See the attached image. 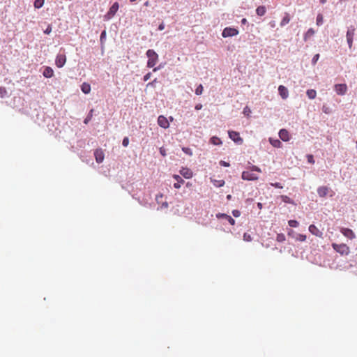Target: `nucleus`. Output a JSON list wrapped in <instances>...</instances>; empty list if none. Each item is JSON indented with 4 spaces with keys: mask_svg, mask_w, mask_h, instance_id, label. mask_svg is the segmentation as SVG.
Segmentation results:
<instances>
[{
    "mask_svg": "<svg viewBox=\"0 0 357 357\" xmlns=\"http://www.w3.org/2000/svg\"><path fill=\"white\" fill-rule=\"evenodd\" d=\"M254 172H257L258 173H261V170L259 167L255 165H252L250 167V169L247 171H243L242 172L241 178L243 180L246 181H256L259 178V176Z\"/></svg>",
    "mask_w": 357,
    "mask_h": 357,
    "instance_id": "nucleus-1",
    "label": "nucleus"
},
{
    "mask_svg": "<svg viewBox=\"0 0 357 357\" xmlns=\"http://www.w3.org/2000/svg\"><path fill=\"white\" fill-rule=\"evenodd\" d=\"M148 57L147 67L153 68L158 61V54L153 50H148L146 53Z\"/></svg>",
    "mask_w": 357,
    "mask_h": 357,
    "instance_id": "nucleus-2",
    "label": "nucleus"
},
{
    "mask_svg": "<svg viewBox=\"0 0 357 357\" xmlns=\"http://www.w3.org/2000/svg\"><path fill=\"white\" fill-rule=\"evenodd\" d=\"M333 248L341 255H348L350 253V248L344 243H332Z\"/></svg>",
    "mask_w": 357,
    "mask_h": 357,
    "instance_id": "nucleus-3",
    "label": "nucleus"
},
{
    "mask_svg": "<svg viewBox=\"0 0 357 357\" xmlns=\"http://www.w3.org/2000/svg\"><path fill=\"white\" fill-rule=\"evenodd\" d=\"M119 8V4L118 2H115L113 3V5L110 7L109 11L105 15L104 19L105 20H109L112 19L116 12L118 11Z\"/></svg>",
    "mask_w": 357,
    "mask_h": 357,
    "instance_id": "nucleus-4",
    "label": "nucleus"
},
{
    "mask_svg": "<svg viewBox=\"0 0 357 357\" xmlns=\"http://www.w3.org/2000/svg\"><path fill=\"white\" fill-rule=\"evenodd\" d=\"M238 34V29L232 27H226L224 29L222 36L224 38L231 37Z\"/></svg>",
    "mask_w": 357,
    "mask_h": 357,
    "instance_id": "nucleus-5",
    "label": "nucleus"
},
{
    "mask_svg": "<svg viewBox=\"0 0 357 357\" xmlns=\"http://www.w3.org/2000/svg\"><path fill=\"white\" fill-rule=\"evenodd\" d=\"M330 192H331V197H332L333 192L328 187L321 186L317 189V193L320 197H325Z\"/></svg>",
    "mask_w": 357,
    "mask_h": 357,
    "instance_id": "nucleus-6",
    "label": "nucleus"
},
{
    "mask_svg": "<svg viewBox=\"0 0 357 357\" xmlns=\"http://www.w3.org/2000/svg\"><path fill=\"white\" fill-rule=\"evenodd\" d=\"M354 33H355V28L353 26L350 27L347 32V43H348V45H349V48L352 47L353 38L354 36Z\"/></svg>",
    "mask_w": 357,
    "mask_h": 357,
    "instance_id": "nucleus-7",
    "label": "nucleus"
},
{
    "mask_svg": "<svg viewBox=\"0 0 357 357\" xmlns=\"http://www.w3.org/2000/svg\"><path fill=\"white\" fill-rule=\"evenodd\" d=\"M229 137L236 143L241 144L243 142V139L240 137L238 132L229 131L228 132Z\"/></svg>",
    "mask_w": 357,
    "mask_h": 357,
    "instance_id": "nucleus-8",
    "label": "nucleus"
},
{
    "mask_svg": "<svg viewBox=\"0 0 357 357\" xmlns=\"http://www.w3.org/2000/svg\"><path fill=\"white\" fill-rule=\"evenodd\" d=\"M66 62V57L65 54H59L56 56L55 59V64L58 68H62Z\"/></svg>",
    "mask_w": 357,
    "mask_h": 357,
    "instance_id": "nucleus-9",
    "label": "nucleus"
},
{
    "mask_svg": "<svg viewBox=\"0 0 357 357\" xmlns=\"http://www.w3.org/2000/svg\"><path fill=\"white\" fill-rule=\"evenodd\" d=\"M158 124L162 128L167 129L169 126L168 119L163 115H160L158 118Z\"/></svg>",
    "mask_w": 357,
    "mask_h": 357,
    "instance_id": "nucleus-10",
    "label": "nucleus"
},
{
    "mask_svg": "<svg viewBox=\"0 0 357 357\" xmlns=\"http://www.w3.org/2000/svg\"><path fill=\"white\" fill-rule=\"evenodd\" d=\"M340 231L345 237L351 240L356 238L354 232L351 229L342 227Z\"/></svg>",
    "mask_w": 357,
    "mask_h": 357,
    "instance_id": "nucleus-11",
    "label": "nucleus"
},
{
    "mask_svg": "<svg viewBox=\"0 0 357 357\" xmlns=\"http://www.w3.org/2000/svg\"><path fill=\"white\" fill-rule=\"evenodd\" d=\"M347 90V86L345 84H338L335 85V91L338 95H344Z\"/></svg>",
    "mask_w": 357,
    "mask_h": 357,
    "instance_id": "nucleus-12",
    "label": "nucleus"
},
{
    "mask_svg": "<svg viewBox=\"0 0 357 357\" xmlns=\"http://www.w3.org/2000/svg\"><path fill=\"white\" fill-rule=\"evenodd\" d=\"M278 93L283 100H286L289 96L288 89L283 85L278 86Z\"/></svg>",
    "mask_w": 357,
    "mask_h": 357,
    "instance_id": "nucleus-13",
    "label": "nucleus"
},
{
    "mask_svg": "<svg viewBox=\"0 0 357 357\" xmlns=\"http://www.w3.org/2000/svg\"><path fill=\"white\" fill-rule=\"evenodd\" d=\"M94 156L98 163H101L104 160L105 155L101 149H96L94 152Z\"/></svg>",
    "mask_w": 357,
    "mask_h": 357,
    "instance_id": "nucleus-14",
    "label": "nucleus"
},
{
    "mask_svg": "<svg viewBox=\"0 0 357 357\" xmlns=\"http://www.w3.org/2000/svg\"><path fill=\"white\" fill-rule=\"evenodd\" d=\"M309 231L310 232L318 237H322V232L314 225H310L309 226Z\"/></svg>",
    "mask_w": 357,
    "mask_h": 357,
    "instance_id": "nucleus-15",
    "label": "nucleus"
},
{
    "mask_svg": "<svg viewBox=\"0 0 357 357\" xmlns=\"http://www.w3.org/2000/svg\"><path fill=\"white\" fill-rule=\"evenodd\" d=\"M280 138L284 142H288L290 139L289 133L286 129H281L279 132Z\"/></svg>",
    "mask_w": 357,
    "mask_h": 357,
    "instance_id": "nucleus-16",
    "label": "nucleus"
},
{
    "mask_svg": "<svg viewBox=\"0 0 357 357\" xmlns=\"http://www.w3.org/2000/svg\"><path fill=\"white\" fill-rule=\"evenodd\" d=\"M217 218H225L226 219L229 223L230 225H235V220L234 218H232L230 215H228L225 213H218L217 214Z\"/></svg>",
    "mask_w": 357,
    "mask_h": 357,
    "instance_id": "nucleus-17",
    "label": "nucleus"
},
{
    "mask_svg": "<svg viewBox=\"0 0 357 357\" xmlns=\"http://www.w3.org/2000/svg\"><path fill=\"white\" fill-rule=\"evenodd\" d=\"M180 174L185 178H190L192 177V172L188 168H182Z\"/></svg>",
    "mask_w": 357,
    "mask_h": 357,
    "instance_id": "nucleus-18",
    "label": "nucleus"
},
{
    "mask_svg": "<svg viewBox=\"0 0 357 357\" xmlns=\"http://www.w3.org/2000/svg\"><path fill=\"white\" fill-rule=\"evenodd\" d=\"M43 75L46 78H50L54 76V70L51 67L47 66L43 70Z\"/></svg>",
    "mask_w": 357,
    "mask_h": 357,
    "instance_id": "nucleus-19",
    "label": "nucleus"
},
{
    "mask_svg": "<svg viewBox=\"0 0 357 357\" xmlns=\"http://www.w3.org/2000/svg\"><path fill=\"white\" fill-rule=\"evenodd\" d=\"M290 20H291V18H290L289 14L288 13H285L282 20L280 22V26H285L290 22Z\"/></svg>",
    "mask_w": 357,
    "mask_h": 357,
    "instance_id": "nucleus-20",
    "label": "nucleus"
},
{
    "mask_svg": "<svg viewBox=\"0 0 357 357\" xmlns=\"http://www.w3.org/2000/svg\"><path fill=\"white\" fill-rule=\"evenodd\" d=\"M81 89H82V91L85 93V94H88L90 93L91 91V86L89 84L86 83V82H84L82 85H81Z\"/></svg>",
    "mask_w": 357,
    "mask_h": 357,
    "instance_id": "nucleus-21",
    "label": "nucleus"
},
{
    "mask_svg": "<svg viewBox=\"0 0 357 357\" xmlns=\"http://www.w3.org/2000/svg\"><path fill=\"white\" fill-rule=\"evenodd\" d=\"M269 142L275 148H280L282 146L281 142L278 139L269 138Z\"/></svg>",
    "mask_w": 357,
    "mask_h": 357,
    "instance_id": "nucleus-22",
    "label": "nucleus"
},
{
    "mask_svg": "<svg viewBox=\"0 0 357 357\" xmlns=\"http://www.w3.org/2000/svg\"><path fill=\"white\" fill-rule=\"evenodd\" d=\"M211 181L213 183L214 186L217 188L222 187L225 185V181L224 180H216L211 178Z\"/></svg>",
    "mask_w": 357,
    "mask_h": 357,
    "instance_id": "nucleus-23",
    "label": "nucleus"
},
{
    "mask_svg": "<svg viewBox=\"0 0 357 357\" xmlns=\"http://www.w3.org/2000/svg\"><path fill=\"white\" fill-rule=\"evenodd\" d=\"M314 33L315 32L313 29H309L304 36V40H307L309 38L314 36Z\"/></svg>",
    "mask_w": 357,
    "mask_h": 357,
    "instance_id": "nucleus-24",
    "label": "nucleus"
},
{
    "mask_svg": "<svg viewBox=\"0 0 357 357\" xmlns=\"http://www.w3.org/2000/svg\"><path fill=\"white\" fill-rule=\"evenodd\" d=\"M306 94L310 99H314L317 96V92L314 89H308Z\"/></svg>",
    "mask_w": 357,
    "mask_h": 357,
    "instance_id": "nucleus-25",
    "label": "nucleus"
},
{
    "mask_svg": "<svg viewBox=\"0 0 357 357\" xmlns=\"http://www.w3.org/2000/svg\"><path fill=\"white\" fill-rule=\"evenodd\" d=\"M256 13L259 16H263L265 15L266 13V8L264 6H259L257 7V8L256 9Z\"/></svg>",
    "mask_w": 357,
    "mask_h": 357,
    "instance_id": "nucleus-26",
    "label": "nucleus"
},
{
    "mask_svg": "<svg viewBox=\"0 0 357 357\" xmlns=\"http://www.w3.org/2000/svg\"><path fill=\"white\" fill-rule=\"evenodd\" d=\"M210 141H211V143L214 144V145H220V144H222L221 139L219 137H215V136L212 137L211 138Z\"/></svg>",
    "mask_w": 357,
    "mask_h": 357,
    "instance_id": "nucleus-27",
    "label": "nucleus"
},
{
    "mask_svg": "<svg viewBox=\"0 0 357 357\" xmlns=\"http://www.w3.org/2000/svg\"><path fill=\"white\" fill-rule=\"evenodd\" d=\"M280 199L284 203L293 204L292 199L287 195H281Z\"/></svg>",
    "mask_w": 357,
    "mask_h": 357,
    "instance_id": "nucleus-28",
    "label": "nucleus"
},
{
    "mask_svg": "<svg viewBox=\"0 0 357 357\" xmlns=\"http://www.w3.org/2000/svg\"><path fill=\"white\" fill-rule=\"evenodd\" d=\"M44 2H45V0H35L34 7L36 8H40L43 6Z\"/></svg>",
    "mask_w": 357,
    "mask_h": 357,
    "instance_id": "nucleus-29",
    "label": "nucleus"
},
{
    "mask_svg": "<svg viewBox=\"0 0 357 357\" xmlns=\"http://www.w3.org/2000/svg\"><path fill=\"white\" fill-rule=\"evenodd\" d=\"M324 17L322 14H318L317 17L316 23L317 26H321L323 24Z\"/></svg>",
    "mask_w": 357,
    "mask_h": 357,
    "instance_id": "nucleus-30",
    "label": "nucleus"
},
{
    "mask_svg": "<svg viewBox=\"0 0 357 357\" xmlns=\"http://www.w3.org/2000/svg\"><path fill=\"white\" fill-rule=\"evenodd\" d=\"M93 109H91L89 114L87 115L86 118L84 119V123L85 124H87L89 123V121H90L91 120V118L93 116Z\"/></svg>",
    "mask_w": 357,
    "mask_h": 357,
    "instance_id": "nucleus-31",
    "label": "nucleus"
},
{
    "mask_svg": "<svg viewBox=\"0 0 357 357\" xmlns=\"http://www.w3.org/2000/svg\"><path fill=\"white\" fill-rule=\"evenodd\" d=\"M285 239V236L283 234H278L276 236V241L278 242H284Z\"/></svg>",
    "mask_w": 357,
    "mask_h": 357,
    "instance_id": "nucleus-32",
    "label": "nucleus"
},
{
    "mask_svg": "<svg viewBox=\"0 0 357 357\" xmlns=\"http://www.w3.org/2000/svg\"><path fill=\"white\" fill-rule=\"evenodd\" d=\"M288 224L291 227H297L298 226V222L295 220H291L288 222Z\"/></svg>",
    "mask_w": 357,
    "mask_h": 357,
    "instance_id": "nucleus-33",
    "label": "nucleus"
},
{
    "mask_svg": "<svg viewBox=\"0 0 357 357\" xmlns=\"http://www.w3.org/2000/svg\"><path fill=\"white\" fill-rule=\"evenodd\" d=\"M203 90H204L203 86L202 84H199L195 89V93L197 95H201L203 92Z\"/></svg>",
    "mask_w": 357,
    "mask_h": 357,
    "instance_id": "nucleus-34",
    "label": "nucleus"
},
{
    "mask_svg": "<svg viewBox=\"0 0 357 357\" xmlns=\"http://www.w3.org/2000/svg\"><path fill=\"white\" fill-rule=\"evenodd\" d=\"M243 113L244 115H245L247 116H249L250 113H251V110H250V107L248 106H245L243 108Z\"/></svg>",
    "mask_w": 357,
    "mask_h": 357,
    "instance_id": "nucleus-35",
    "label": "nucleus"
},
{
    "mask_svg": "<svg viewBox=\"0 0 357 357\" xmlns=\"http://www.w3.org/2000/svg\"><path fill=\"white\" fill-rule=\"evenodd\" d=\"M7 95V90L4 87H0V97L4 98Z\"/></svg>",
    "mask_w": 357,
    "mask_h": 357,
    "instance_id": "nucleus-36",
    "label": "nucleus"
},
{
    "mask_svg": "<svg viewBox=\"0 0 357 357\" xmlns=\"http://www.w3.org/2000/svg\"><path fill=\"white\" fill-rule=\"evenodd\" d=\"M182 151H183L185 153H186V154H188V155H192V151H191V149H190V148H188V147H183V148H182Z\"/></svg>",
    "mask_w": 357,
    "mask_h": 357,
    "instance_id": "nucleus-37",
    "label": "nucleus"
},
{
    "mask_svg": "<svg viewBox=\"0 0 357 357\" xmlns=\"http://www.w3.org/2000/svg\"><path fill=\"white\" fill-rule=\"evenodd\" d=\"M307 162L310 164H314L315 161L314 160V157L311 154H308L307 155Z\"/></svg>",
    "mask_w": 357,
    "mask_h": 357,
    "instance_id": "nucleus-38",
    "label": "nucleus"
},
{
    "mask_svg": "<svg viewBox=\"0 0 357 357\" xmlns=\"http://www.w3.org/2000/svg\"><path fill=\"white\" fill-rule=\"evenodd\" d=\"M243 240L245 241H252V237H251L250 234H249L248 233H244V234H243Z\"/></svg>",
    "mask_w": 357,
    "mask_h": 357,
    "instance_id": "nucleus-39",
    "label": "nucleus"
},
{
    "mask_svg": "<svg viewBox=\"0 0 357 357\" xmlns=\"http://www.w3.org/2000/svg\"><path fill=\"white\" fill-rule=\"evenodd\" d=\"M319 54H315L312 59V65H315L316 63L317 62V61L319 60Z\"/></svg>",
    "mask_w": 357,
    "mask_h": 357,
    "instance_id": "nucleus-40",
    "label": "nucleus"
},
{
    "mask_svg": "<svg viewBox=\"0 0 357 357\" xmlns=\"http://www.w3.org/2000/svg\"><path fill=\"white\" fill-rule=\"evenodd\" d=\"M129 144V139L128 137H125L123 139V142H122V145L124 146V147H126L128 146Z\"/></svg>",
    "mask_w": 357,
    "mask_h": 357,
    "instance_id": "nucleus-41",
    "label": "nucleus"
},
{
    "mask_svg": "<svg viewBox=\"0 0 357 357\" xmlns=\"http://www.w3.org/2000/svg\"><path fill=\"white\" fill-rule=\"evenodd\" d=\"M296 239L299 241H305L306 240V236L304 234H298Z\"/></svg>",
    "mask_w": 357,
    "mask_h": 357,
    "instance_id": "nucleus-42",
    "label": "nucleus"
},
{
    "mask_svg": "<svg viewBox=\"0 0 357 357\" xmlns=\"http://www.w3.org/2000/svg\"><path fill=\"white\" fill-rule=\"evenodd\" d=\"M232 214L234 217L238 218L241 215V212L238 210H233Z\"/></svg>",
    "mask_w": 357,
    "mask_h": 357,
    "instance_id": "nucleus-43",
    "label": "nucleus"
},
{
    "mask_svg": "<svg viewBox=\"0 0 357 357\" xmlns=\"http://www.w3.org/2000/svg\"><path fill=\"white\" fill-rule=\"evenodd\" d=\"M271 185L275 188H282L283 186L282 185V184L280 183H271Z\"/></svg>",
    "mask_w": 357,
    "mask_h": 357,
    "instance_id": "nucleus-44",
    "label": "nucleus"
},
{
    "mask_svg": "<svg viewBox=\"0 0 357 357\" xmlns=\"http://www.w3.org/2000/svg\"><path fill=\"white\" fill-rule=\"evenodd\" d=\"M105 37H106V31H103L102 33H101V35H100V41L101 43L103 42V40L105 39Z\"/></svg>",
    "mask_w": 357,
    "mask_h": 357,
    "instance_id": "nucleus-45",
    "label": "nucleus"
},
{
    "mask_svg": "<svg viewBox=\"0 0 357 357\" xmlns=\"http://www.w3.org/2000/svg\"><path fill=\"white\" fill-rule=\"evenodd\" d=\"M160 153L162 156H164V157L166 156V150L165 149L164 147L160 148Z\"/></svg>",
    "mask_w": 357,
    "mask_h": 357,
    "instance_id": "nucleus-46",
    "label": "nucleus"
},
{
    "mask_svg": "<svg viewBox=\"0 0 357 357\" xmlns=\"http://www.w3.org/2000/svg\"><path fill=\"white\" fill-rule=\"evenodd\" d=\"M151 73H148L147 74H146L144 76V81H147L150 79L151 77Z\"/></svg>",
    "mask_w": 357,
    "mask_h": 357,
    "instance_id": "nucleus-47",
    "label": "nucleus"
},
{
    "mask_svg": "<svg viewBox=\"0 0 357 357\" xmlns=\"http://www.w3.org/2000/svg\"><path fill=\"white\" fill-rule=\"evenodd\" d=\"M220 165L221 166H223V167H229V162H227L223 161V160H221V161L220 162Z\"/></svg>",
    "mask_w": 357,
    "mask_h": 357,
    "instance_id": "nucleus-48",
    "label": "nucleus"
},
{
    "mask_svg": "<svg viewBox=\"0 0 357 357\" xmlns=\"http://www.w3.org/2000/svg\"><path fill=\"white\" fill-rule=\"evenodd\" d=\"M174 178L178 181H181V183H183L184 182V181L181 178V176H179L178 175H174Z\"/></svg>",
    "mask_w": 357,
    "mask_h": 357,
    "instance_id": "nucleus-49",
    "label": "nucleus"
},
{
    "mask_svg": "<svg viewBox=\"0 0 357 357\" xmlns=\"http://www.w3.org/2000/svg\"><path fill=\"white\" fill-rule=\"evenodd\" d=\"M52 31V28L51 26H48L46 30L45 31V33L46 34H49L50 32Z\"/></svg>",
    "mask_w": 357,
    "mask_h": 357,
    "instance_id": "nucleus-50",
    "label": "nucleus"
},
{
    "mask_svg": "<svg viewBox=\"0 0 357 357\" xmlns=\"http://www.w3.org/2000/svg\"><path fill=\"white\" fill-rule=\"evenodd\" d=\"M195 109L196 110H199L202 108V104H197L195 105Z\"/></svg>",
    "mask_w": 357,
    "mask_h": 357,
    "instance_id": "nucleus-51",
    "label": "nucleus"
},
{
    "mask_svg": "<svg viewBox=\"0 0 357 357\" xmlns=\"http://www.w3.org/2000/svg\"><path fill=\"white\" fill-rule=\"evenodd\" d=\"M157 82V79H155L153 81H152L151 82H149L147 84L146 86H153L154 83H156Z\"/></svg>",
    "mask_w": 357,
    "mask_h": 357,
    "instance_id": "nucleus-52",
    "label": "nucleus"
},
{
    "mask_svg": "<svg viewBox=\"0 0 357 357\" xmlns=\"http://www.w3.org/2000/svg\"><path fill=\"white\" fill-rule=\"evenodd\" d=\"M164 29H165V24H164V23H161V24L159 25V26H158V29H159V30H160V31H162V30H163Z\"/></svg>",
    "mask_w": 357,
    "mask_h": 357,
    "instance_id": "nucleus-53",
    "label": "nucleus"
},
{
    "mask_svg": "<svg viewBox=\"0 0 357 357\" xmlns=\"http://www.w3.org/2000/svg\"><path fill=\"white\" fill-rule=\"evenodd\" d=\"M174 187L175 188H176V189H178V188H181V184H180L178 182L175 183L174 184Z\"/></svg>",
    "mask_w": 357,
    "mask_h": 357,
    "instance_id": "nucleus-54",
    "label": "nucleus"
},
{
    "mask_svg": "<svg viewBox=\"0 0 357 357\" xmlns=\"http://www.w3.org/2000/svg\"><path fill=\"white\" fill-rule=\"evenodd\" d=\"M270 26L272 27V28H274L275 27V25H276V23L275 21H271L270 23H269Z\"/></svg>",
    "mask_w": 357,
    "mask_h": 357,
    "instance_id": "nucleus-55",
    "label": "nucleus"
},
{
    "mask_svg": "<svg viewBox=\"0 0 357 357\" xmlns=\"http://www.w3.org/2000/svg\"><path fill=\"white\" fill-rule=\"evenodd\" d=\"M160 68V66L157 67V68H153V72H156V71H157L158 70H159Z\"/></svg>",
    "mask_w": 357,
    "mask_h": 357,
    "instance_id": "nucleus-56",
    "label": "nucleus"
},
{
    "mask_svg": "<svg viewBox=\"0 0 357 357\" xmlns=\"http://www.w3.org/2000/svg\"><path fill=\"white\" fill-rule=\"evenodd\" d=\"M320 3L324 4L326 2V0H319Z\"/></svg>",
    "mask_w": 357,
    "mask_h": 357,
    "instance_id": "nucleus-57",
    "label": "nucleus"
},
{
    "mask_svg": "<svg viewBox=\"0 0 357 357\" xmlns=\"http://www.w3.org/2000/svg\"><path fill=\"white\" fill-rule=\"evenodd\" d=\"M227 199H229V200L231 199V195H227Z\"/></svg>",
    "mask_w": 357,
    "mask_h": 357,
    "instance_id": "nucleus-58",
    "label": "nucleus"
},
{
    "mask_svg": "<svg viewBox=\"0 0 357 357\" xmlns=\"http://www.w3.org/2000/svg\"><path fill=\"white\" fill-rule=\"evenodd\" d=\"M257 206H258V207H259V208H261V207H262V204H261V203H258V204H257Z\"/></svg>",
    "mask_w": 357,
    "mask_h": 357,
    "instance_id": "nucleus-59",
    "label": "nucleus"
},
{
    "mask_svg": "<svg viewBox=\"0 0 357 357\" xmlns=\"http://www.w3.org/2000/svg\"><path fill=\"white\" fill-rule=\"evenodd\" d=\"M245 22H246V20L245 19H243L242 22L245 23Z\"/></svg>",
    "mask_w": 357,
    "mask_h": 357,
    "instance_id": "nucleus-60",
    "label": "nucleus"
},
{
    "mask_svg": "<svg viewBox=\"0 0 357 357\" xmlns=\"http://www.w3.org/2000/svg\"><path fill=\"white\" fill-rule=\"evenodd\" d=\"M169 119H170V121H172L174 119H173V117H172V116H170V117H169Z\"/></svg>",
    "mask_w": 357,
    "mask_h": 357,
    "instance_id": "nucleus-61",
    "label": "nucleus"
},
{
    "mask_svg": "<svg viewBox=\"0 0 357 357\" xmlns=\"http://www.w3.org/2000/svg\"><path fill=\"white\" fill-rule=\"evenodd\" d=\"M163 206H166V207H167V203H165V204H163Z\"/></svg>",
    "mask_w": 357,
    "mask_h": 357,
    "instance_id": "nucleus-62",
    "label": "nucleus"
},
{
    "mask_svg": "<svg viewBox=\"0 0 357 357\" xmlns=\"http://www.w3.org/2000/svg\"><path fill=\"white\" fill-rule=\"evenodd\" d=\"M163 206H166V207H167V203H165V204H163Z\"/></svg>",
    "mask_w": 357,
    "mask_h": 357,
    "instance_id": "nucleus-63",
    "label": "nucleus"
}]
</instances>
